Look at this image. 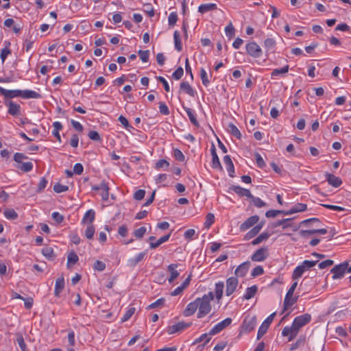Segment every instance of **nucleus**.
Here are the masks:
<instances>
[{
    "label": "nucleus",
    "mask_w": 351,
    "mask_h": 351,
    "mask_svg": "<svg viewBox=\"0 0 351 351\" xmlns=\"http://www.w3.org/2000/svg\"><path fill=\"white\" fill-rule=\"evenodd\" d=\"M311 320V316L308 313L296 317L294 319L291 326H286L283 328L282 335L284 337L288 336L289 341H292L298 335L300 329L308 324Z\"/></svg>",
    "instance_id": "1"
},
{
    "label": "nucleus",
    "mask_w": 351,
    "mask_h": 351,
    "mask_svg": "<svg viewBox=\"0 0 351 351\" xmlns=\"http://www.w3.org/2000/svg\"><path fill=\"white\" fill-rule=\"evenodd\" d=\"M214 297L213 293L210 291L202 298H197V302H198L197 318H202L210 312L212 309L210 302L213 300Z\"/></svg>",
    "instance_id": "2"
},
{
    "label": "nucleus",
    "mask_w": 351,
    "mask_h": 351,
    "mask_svg": "<svg viewBox=\"0 0 351 351\" xmlns=\"http://www.w3.org/2000/svg\"><path fill=\"white\" fill-rule=\"evenodd\" d=\"M298 286V282H293L289 289L288 290L283 303V312L288 310L298 300V296L293 297V293Z\"/></svg>",
    "instance_id": "3"
},
{
    "label": "nucleus",
    "mask_w": 351,
    "mask_h": 351,
    "mask_svg": "<svg viewBox=\"0 0 351 351\" xmlns=\"http://www.w3.org/2000/svg\"><path fill=\"white\" fill-rule=\"evenodd\" d=\"M347 265L348 261H344L339 265H335L330 270V272L333 274L332 279L336 280L343 278L346 272Z\"/></svg>",
    "instance_id": "4"
},
{
    "label": "nucleus",
    "mask_w": 351,
    "mask_h": 351,
    "mask_svg": "<svg viewBox=\"0 0 351 351\" xmlns=\"http://www.w3.org/2000/svg\"><path fill=\"white\" fill-rule=\"evenodd\" d=\"M269 256L267 247H263L257 250L251 256V260L255 262H262Z\"/></svg>",
    "instance_id": "5"
},
{
    "label": "nucleus",
    "mask_w": 351,
    "mask_h": 351,
    "mask_svg": "<svg viewBox=\"0 0 351 351\" xmlns=\"http://www.w3.org/2000/svg\"><path fill=\"white\" fill-rule=\"evenodd\" d=\"M256 325V316L247 315L245 317L241 325L242 329L245 332H250L253 330Z\"/></svg>",
    "instance_id": "6"
},
{
    "label": "nucleus",
    "mask_w": 351,
    "mask_h": 351,
    "mask_svg": "<svg viewBox=\"0 0 351 351\" xmlns=\"http://www.w3.org/2000/svg\"><path fill=\"white\" fill-rule=\"evenodd\" d=\"M275 315H276V313H271L263 322V324L259 327L258 330V333H257V339H261L265 334L270 324L273 322Z\"/></svg>",
    "instance_id": "7"
},
{
    "label": "nucleus",
    "mask_w": 351,
    "mask_h": 351,
    "mask_svg": "<svg viewBox=\"0 0 351 351\" xmlns=\"http://www.w3.org/2000/svg\"><path fill=\"white\" fill-rule=\"evenodd\" d=\"M246 51L250 56L254 58H259L262 54L261 48L255 42L247 43L246 45Z\"/></svg>",
    "instance_id": "8"
},
{
    "label": "nucleus",
    "mask_w": 351,
    "mask_h": 351,
    "mask_svg": "<svg viewBox=\"0 0 351 351\" xmlns=\"http://www.w3.org/2000/svg\"><path fill=\"white\" fill-rule=\"evenodd\" d=\"M232 320L231 318L228 317L225 319L224 320L220 322L217 324H216L209 332V335H214L219 332H220L221 330H223L225 328L230 326L232 323Z\"/></svg>",
    "instance_id": "9"
},
{
    "label": "nucleus",
    "mask_w": 351,
    "mask_h": 351,
    "mask_svg": "<svg viewBox=\"0 0 351 351\" xmlns=\"http://www.w3.org/2000/svg\"><path fill=\"white\" fill-rule=\"evenodd\" d=\"M192 323H185L184 322H180L177 323L176 324H173L172 326H169L167 329V332L169 335H172L176 332H180L183 330L184 329L189 328L191 326Z\"/></svg>",
    "instance_id": "10"
},
{
    "label": "nucleus",
    "mask_w": 351,
    "mask_h": 351,
    "mask_svg": "<svg viewBox=\"0 0 351 351\" xmlns=\"http://www.w3.org/2000/svg\"><path fill=\"white\" fill-rule=\"evenodd\" d=\"M238 279L236 277H230L226 280V294L229 296L232 295L238 286Z\"/></svg>",
    "instance_id": "11"
},
{
    "label": "nucleus",
    "mask_w": 351,
    "mask_h": 351,
    "mask_svg": "<svg viewBox=\"0 0 351 351\" xmlns=\"http://www.w3.org/2000/svg\"><path fill=\"white\" fill-rule=\"evenodd\" d=\"M259 220V217L258 215H253L247 219L240 226V230L242 231H245L254 224H256Z\"/></svg>",
    "instance_id": "12"
},
{
    "label": "nucleus",
    "mask_w": 351,
    "mask_h": 351,
    "mask_svg": "<svg viewBox=\"0 0 351 351\" xmlns=\"http://www.w3.org/2000/svg\"><path fill=\"white\" fill-rule=\"evenodd\" d=\"M0 93L5 97V99H12L16 97H21V90H6L0 86Z\"/></svg>",
    "instance_id": "13"
},
{
    "label": "nucleus",
    "mask_w": 351,
    "mask_h": 351,
    "mask_svg": "<svg viewBox=\"0 0 351 351\" xmlns=\"http://www.w3.org/2000/svg\"><path fill=\"white\" fill-rule=\"evenodd\" d=\"M198 302H197V298L193 301L188 304L186 308L183 311V315L185 317H189L193 315L197 309H198Z\"/></svg>",
    "instance_id": "14"
},
{
    "label": "nucleus",
    "mask_w": 351,
    "mask_h": 351,
    "mask_svg": "<svg viewBox=\"0 0 351 351\" xmlns=\"http://www.w3.org/2000/svg\"><path fill=\"white\" fill-rule=\"evenodd\" d=\"M211 155H212V167L214 169H219L220 170L222 169V166L220 163L219 157L216 152V148L214 144L212 145L210 148Z\"/></svg>",
    "instance_id": "15"
},
{
    "label": "nucleus",
    "mask_w": 351,
    "mask_h": 351,
    "mask_svg": "<svg viewBox=\"0 0 351 351\" xmlns=\"http://www.w3.org/2000/svg\"><path fill=\"white\" fill-rule=\"evenodd\" d=\"M230 189L241 197L245 196L248 198L253 197V195L248 189H243L239 186L233 185L230 186Z\"/></svg>",
    "instance_id": "16"
},
{
    "label": "nucleus",
    "mask_w": 351,
    "mask_h": 351,
    "mask_svg": "<svg viewBox=\"0 0 351 351\" xmlns=\"http://www.w3.org/2000/svg\"><path fill=\"white\" fill-rule=\"evenodd\" d=\"M5 105L8 106V112L13 116H17L20 114L21 106L19 104H15L12 101L5 102Z\"/></svg>",
    "instance_id": "17"
},
{
    "label": "nucleus",
    "mask_w": 351,
    "mask_h": 351,
    "mask_svg": "<svg viewBox=\"0 0 351 351\" xmlns=\"http://www.w3.org/2000/svg\"><path fill=\"white\" fill-rule=\"evenodd\" d=\"M250 263L246 261L241 264L235 270V275L238 277H243L249 270Z\"/></svg>",
    "instance_id": "18"
},
{
    "label": "nucleus",
    "mask_w": 351,
    "mask_h": 351,
    "mask_svg": "<svg viewBox=\"0 0 351 351\" xmlns=\"http://www.w3.org/2000/svg\"><path fill=\"white\" fill-rule=\"evenodd\" d=\"M307 209V205L302 203L295 204L290 210L284 212V215H292L293 213L305 211Z\"/></svg>",
    "instance_id": "19"
},
{
    "label": "nucleus",
    "mask_w": 351,
    "mask_h": 351,
    "mask_svg": "<svg viewBox=\"0 0 351 351\" xmlns=\"http://www.w3.org/2000/svg\"><path fill=\"white\" fill-rule=\"evenodd\" d=\"M177 264H170L168 267V271L170 273V276L168 279L169 283H172L180 275V273L177 271Z\"/></svg>",
    "instance_id": "20"
},
{
    "label": "nucleus",
    "mask_w": 351,
    "mask_h": 351,
    "mask_svg": "<svg viewBox=\"0 0 351 351\" xmlns=\"http://www.w3.org/2000/svg\"><path fill=\"white\" fill-rule=\"evenodd\" d=\"M326 177L329 184L334 187H339L342 184L341 178L332 174L326 173Z\"/></svg>",
    "instance_id": "21"
},
{
    "label": "nucleus",
    "mask_w": 351,
    "mask_h": 351,
    "mask_svg": "<svg viewBox=\"0 0 351 351\" xmlns=\"http://www.w3.org/2000/svg\"><path fill=\"white\" fill-rule=\"evenodd\" d=\"M223 162L226 165V169L228 172V174L230 177L233 178L234 173V164L230 158V157L228 155L223 157Z\"/></svg>",
    "instance_id": "22"
},
{
    "label": "nucleus",
    "mask_w": 351,
    "mask_h": 351,
    "mask_svg": "<svg viewBox=\"0 0 351 351\" xmlns=\"http://www.w3.org/2000/svg\"><path fill=\"white\" fill-rule=\"evenodd\" d=\"M146 252H143L137 254L134 258H130L128 261V265L134 267H135L139 262H141L146 255Z\"/></svg>",
    "instance_id": "23"
},
{
    "label": "nucleus",
    "mask_w": 351,
    "mask_h": 351,
    "mask_svg": "<svg viewBox=\"0 0 351 351\" xmlns=\"http://www.w3.org/2000/svg\"><path fill=\"white\" fill-rule=\"evenodd\" d=\"M21 97L23 99H40L41 98V95L34 91V90H21Z\"/></svg>",
    "instance_id": "24"
},
{
    "label": "nucleus",
    "mask_w": 351,
    "mask_h": 351,
    "mask_svg": "<svg viewBox=\"0 0 351 351\" xmlns=\"http://www.w3.org/2000/svg\"><path fill=\"white\" fill-rule=\"evenodd\" d=\"M64 287V280L63 277L58 278L56 281L54 294L58 297Z\"/></svg>",
    "instance_id": "25"
},
{
    "label": "nucleus",
    "mask_w": 351,
    "mask_h": 351,
    "mask_svg": "<svg viewBox=\"0 0 351 351\" xmlns=\"http://www.w3.org/2000/svg\"><path fill=\"white\" fill-rule=\"evenodd\" d=\"M223 289H224V284L223 282L220 281L215 284V298L218 302H219L220 300L222 298Z\"/></svg>",
    "instance_id": "26"
},
{
    "label": "nucleus",
    "mask_w": 351,
    "mask_h": 351,
    "mask_svg": "<svg viewBox=\"0 0 351 351\" xmlns=\"http://www.w3.org/2000/svg\"><path fill=\"white\" fill-rule=\"evenodd\" d=\"M217 9V4L215 3H206L202 4L198 8V11L202 13H206L209 11L215 10Z\"/></svg>",
    "instance_id": "27"
},
{
    "label": "nucleus",
    "mask_w": 351,
    "mask_h": 351,
    "mask_svg": "<svg viewBox=\"0 0 351 351\" xmlns=\"http://www.w3.org/2000/svg\"><path fill=\"white\" fill-rule=\"evenodd\" d=\"M101 196L103 200L106 201L109 196V187L104 181L100 183Z\"/></svg>",
    "instance_id": "28"
},
{
    "label": "nucleus",
    "mask_w": 351,
    "mask_h": 351,
    "mask_svg": "<svg viewBox=\"0 0 351 351\" xmlns=\"http://www.w3.org/2000/svg\"><path fill=\"white\" fill-rule=\"evenodd\" d=\"M184 109L185 112H186L191 123L193 124L196 127H199V124L198 121L196 119L194 111L192 109L187 108V107H184Z\"/></svg>",
    "instance_id": "29"
},
{
    "label": "nucleus",
    "mask_w": 351,
    "mask_h": 351,
    "mask_svg": "<svg viewBox=\"0 0 351 351\" xmlns=\"http://www.w3.org/2000/svg\"><path fill=\"white\" fill-rule=\"evenodd\" d=\"M180 90L185 92L190 96L195 95V90L187 82H182L180 86Z\"/></svg>",
    "instance_id": "30"
},
{
    "label": "nucleus",
    "mask_w": 351,
    "mask_h": 351,
    "mask_svg": "<svg viewBox=\"0 0 351 351\" xmlns=\"http://www.w3.org/2000/svg\"><path fill=\"white\" fill-rule=\"evenodd\" d=\"M42 254L48 260H53L56 257L53 248L49 246L43 248Z\"/></svg>",
    "instance_id": "31"
},
{
    "label": "nucleus",
    "mask_w": 351,
    "mask_h": 351,
    "mask_svg": "<svg viewBox=\"0 0 351 351\" xmlns=\"http://www.w3.org/2000/svg\"><path fill=\"white\" fill-rule=\"evenodd\" d=\"M173 39L175 43V49L178 51H181L182 49V45L181 43L180 34L178 31H175L173 33Z\"/></svg>",
    "instance_id": "32"
},
{
    "label": "nucleus",
    "mask_w": 351,
    "mask_h": 351,
    "mask_svg": "<svg viewBox=\"0 0 351 351\" xmlns=\"http://www.w3.org/2000/svg\"><path fill=\"white\" fill-rule=\"evenodd\" d=\"M16 168L23 172L31 171L33 169V164L32 162H22L16 165Z\"/></svg>",
    "instance_id": "33"
},
{
    "label": "nucleus",
    "mask_w": 351,
    "mask_h": 351,
    "mask_svg": "<svg viewBox=\"0 0 351 351\" xmlns=\"http://www.w3.org/2000/svg\"><path fill=\"white\" fill-rule=\"evenodd\" d=\"M258 287L256 285H253L246 289L245 293L243 295V299L250 300L253 298L256 293Z\"/></svg>",
    "instance_id": "34"
},
{
    "label": "nucleus",
    "mask_w": 351,
    "mask_h": 351,
    "mask_svg": "<svg viewBox=\"0 0 351 351\" xmlns=\"http://www.w3.org/2000/svg\"><path fill=\"white\" fill-rule=\"evenodd\" d=\"M95 213L93 210L90 209L85 213L83 219H82V223H92V222L95 219Z\"/></svg>",
    "instance_id": "35"
},
{
    "label": "nucleus",
    "mask_w": 351,
    "mask_h": 351,
    "mask_svg": "<svg viewBox=\"0 0 351 351\" xmlns=\"http://www.w3.org/2000/svg\"><path fill=\"white\" fill-rule=\"evenodd\" d=\"M269 237H270L269 233L263 232L252 241V245H256L261 243V242H263V241L267 240Z\"/></svg>",
    "instance_id": "36"
},
{
    "label": "nucleus",
    "mask_w": 351,
    "mask_h": 351,
    "mask_svg": "<svg viewBox=\"0 0 351 351\" xmlns=\"http://www.w3.org/2000/svg\"><path fill=\"white\" fill-rule=\"evenodd\" d=\"M171 236V234H166L162 237H160L156 242L153 243L151 242L149 244L150 248L155 249L158 247L162 243L167 241Z\"/></svg>",
    "instance_id": "37"
},
{
    "label": "nucleus",
    "mask_w": 351,
    "mask_h": 351,
    "mask_svg": "<svg viewBox=\"0 0 351 351\" xmlns=\"http://www.w3.org/2000/svg\"><path fill=\"white\" fill-rule=\"evenodd\" d=\"M289 69V65H285L281 69H275L273 70V71L271 73V77H274L278 76V75H282L288 73Z\"/></svg>",
    "instance_id": "38"
},
{
    "label": "nucleus",
    "mask_w": 351,
    "mask_h": 351,
    "mask_svg": "<svg viewBox=\"0 0 351 351\" xmlns=\"http://www.w3.org/2000/svg\"><path fill=\"white\" fill-rule=\"evenodd\" d=\"M262 225L258 224L255 227H254L251 230H250L245 235L246 239H250L254 237H255L262 228Z\"/></svg>",
    "instance_id": "39"
},
{
    "label": "nucleus",
    "mask_w": 351,
    "mask_h": 351,
    "mask_svg": "<svg viewBox=\"0 0 351 351\" xmlns=\"http://www.w3.org/2000/svg\"><path fill=\"white\" fill-rule=\"evenodd\" d=\"M228 129L229 132L232 136H235L238 139H241V134L236 125H234L233 123H229Z\"/></svg>",
    "instance_id": "40"
},
{
    "label": "nucleus",
    "mask_w": 351,
    "mask_h": 351,
    "mask_svg": "<svg viewBox=\"0 0 351 351\" xmlns=\"http://www.w3.org/2000/svg\"><path fill=\"white\" fill-rule=\"evenodd\" d=\"M4 216L10 220L16 219L18 217V214L14 209L8 208L4 210Z\"/></svg>",
    "instance_id": "41"
},
{
    "label": "nucleus",
    "mask_w": 351,
    "mask_h": 351,
    "mask_svg": "<svg viewBox=\"0 0 351 351\" xmlns=\"http://www.w3.org/2000/svg\"><path fill=\"white\" fill-rule=\"evenodd\" d=\"M78 260V256L75 252H70L67 256V267H70L71 265L75 264Z\"/></svg>",
    "instance_id": "42"
},
{
    "label": "nucleus",
    "mask_w": 351,
    "mask_h": 351,
    "mask_svg": "<svg viewBox=\"0 0 351 351\" xmlns=\"http://www.w3.org/2000/svg\"><path fill=\"white\" fill-rule=\"evenodd\" d=\"M135 311L136 308L134 306H130L121 318V321L123 322L128 321L134 315Z\"/></svg>",
    "instance_id": "43"
},
{
    "label": "nucleus",
    "mask_w": 351,
    "mask_h": 351,
    "mask_svg": "<svg viewBox=\"0 0 351 351\" xmlns=\"http://www.w3.org/2000/svg\"><path fill=\"white\" fill-rule=\"evenodd\" d=\"M209 333H204L202 334L199 337L197 338L194 341L193 344H197L200 343L202 341H205L204 343L203 344V346H204L210 340V337H209Z\"/></svg>",
    "instance_id": "44"
},
{
    "label": "nucleus",
    "mask_w": 351,
    "mask_h": 351,
    "mask_svg": "<svg viewBox=\"0 0 351 351\" xmlns=\"http://www.w3.org/2000/svg\"><path fill=\"white\" fill-rule=\"evenodd\" d=\"M95 234V227L89 223L85 230V236L88 239H92Z\"/></svg>",
    "instance_id": "45"
},
{
    "label": "nucleus",
    "mask_w": 351,
    "mask_h": 351,
    "mask_svg": "<svg viewBox=\"0 0 351 351\" xmlns=\"http://www.w3.org/2000/svg\"><path fill=\"white\" fill-rule=\"evenodd\" d=\"M16 337H17L16 341H17L21 351H27L26 343H25L23 335L21 334L17 333Z\"/></svg>",
    "instance_id": "46"
},
{
    "label": "nucleus",
    "mask_w": 351,
    "mask_h": 351,
    "mask_svg": "<svg viewBox=\"0 0 351 351\" xmlns=\"http://www.w3.org/2000/svg\"><path fill=\"white\" fill-rule=\"evenodd\" d=\"M304 271H305L304 270L303 267H302L301 265H298L295 267L293 272L292 278L293 280H296L300 278Z\"/></svg>",
    "instance_id": "47"
},
{
    "label": "nucleus",
    "mask_w": 351,
    "mask_h": 351,
    "mask_svg": "<svg viewBox=\"0 0 351 351\" xmlns=\"http://www.w3.org/2000/svg\"><path fill=\"white\" fill-rule=\"evenodd\" d=\"M200 77L202 82V84L205 86H208L210 84V81L208 78L207 73L204 69L202 68L200 70Z\"/></svg>",
    "instance_id": "48"
},
{
    "label": "nucleus",
    "mask_w": 351,
    "mask_h": 351,
    "mask_svg": "<svg viewBox=\"0 0 351 351\" xmlns=\"http://www.w3.org/2000/svg\"><path fill=\"white\" fill-rule=\"evenodd\" d=\"M165 300L164 298H160V299L157 300L156 301H155L154 302L150 304L147 306V308L153 309V308H158V307H162L165 304Z\"/></svg>",
    "instance_id": "49"
},
{
    "label": "nucleus",
    "mask_w": 351,
    "mask_h": 351,
    "mask_svg": "<svg viewBox=\"0 0 351 351\" xmlns=\"http://www.w3.org/2000/svg\"><path fill=\"white\" fill-rule=\"evenodd\" d=\"M291 220V219H283L278 220L275 223L274 227L282 226V228L285 229L286 228L291 226V223H289Z\"/></svg>",
    "instance_id": "50"
},
{
    "label": "nucleus",
    "mask_w": 351,
    "mask_h": 351,
    "mask_svg": "<svg viewBox=\"0 0 351 351\" xmlns=\"http://www.w3.org/2000/svg\"><path fill=\"white\" fill-rule=\"evenodd\" d=\"M318 261H304L301 265L302 267H303L304 271L308 270V269L314 267L317 263Z\"/></svg>",
    "instance_id": "51"
},
{
    "label": "nucleus",
    "mask_w": 351,
    "mask_h": 351,
    "mask_svg": "<svg viewBox=\"0 0 351 351\" xmlns=\"http://www.w3.org/2000/svg\"><path fill=\"white\" fill-rule=\"evenodd\" d=\"M305 342L304 337H300V338L293 344L291 345L290 350L293 351L298 348L300 346L303 345Z\"/></svg>",
    "instance_id": "52"
},
{
    "label": "nucleus",
    "mask_w": 351,
    "mask_h": 351,
    "mask_svg": "<svg viewBox=\"0 0 351 351\" xmlns=\"http://www.w3.org/2000/svg\"><path fill=\"white\" fill-rule=\"evenodd\" d=\"M276 45V41L274 39L271 38H268L265 39L264 42V46L267 50H271L274 48Z\"/></svg>",
    "instance_id": "53"
},
{
    "label": "nucleus",
    "mask_w": 351,
    "mask_h": 351,
    "mask_svg": "<svg viewBox=\"0 0 351 351\" xmlns=\"http://www.w3.org/2000/svg\"><path fill=\"white\" fill-rule=\"evenodd\" d=\"M146 228L144 226H142L134 232V235L136 239H141L144 236L145 233L146 232Z\"/></svg>",
    "instance_id": "54"
},
{
    "label": "nucleus",
    "mask_w": 351,
    "mask_h": 351,
    "mask_svg": "<svg viewBox=\"0 0 351 351\" xmlns=\"http://www.w3.org/2000/svg\"><path fill=\"white\" fill-rule=\"evenodd\" d=\"M69 186L66 185H62L61 184L57 183L53 186V191L57 193H60L62 192H65L68 191Z\"/></svg>",
    "instance_id": "55"
},
{
    "label": "nucleus",
    "mask_w": 351,
    "mask_h": 351,
    "mask_svg": "<svg viewBox=\"0 0 351 351\" xmlns=\"http://www.w3.org/2000/svg\"><path fill=\"white\" fill-rule=\"evenodd\" d=\"M138 53L143 62H147L149 61V51L148 50H139Z\"/></svg>",
    "instance_id": "56"
},
{
    "label": "nucleus",
    "mask_w": 351,
    "mask_h": 351,
    "mask_svg": "<svg viewBox=\"0 0 351 351\" xmlns=\"http://www.w3.org/2000/svg\"><path fill=\"white\" fill-rule=\"evenodd\" d=\"M225 32L229 38H232L234 36V27L231 23L226 27Z\"/></svg>",
    "instance_id": "57"
},
{
    "label": "nucleus",
    "mask_w": 351,
    "mask_h": 351,
    "mask_svg": "<svg viewBox=\"0 0 351 351\" xmlns=\"http://www.w3.org/2000/svg\"><path fill=\"white\" fill-rule=\"evenodd\" d=\"M47 184V180L45 178H42L38 184V189L36 190L37 193H41Z\"/></svg>",
    "instance_id": "58"
},
{
    "label": "nucleus",
    "mask_w": 351,
    "mask_h": 351,
    "mask_svg": "<svg viewBox=\"0 0 351 351\" xmlns=\"http://www.w3.org/2000/svg\"><path fill=\"white\" fill-rule=\"evenodd\" d=\"M169 166V162L165 159H160L156 163V169H159L161 168H168Z\"/></svg>",
    "instance_id": "59"
},
{
    "label": "nucleus",
    "mask_w": 351,
    "mask_h": 351,
    "mask_svg": "<svg viewBox=\"0 0 351 351\" xmlns=\"http://www.w3.org/2000/svg\"><path fill=\"white\" fill-rule=\"evenodd\" d=\"M27 159V156L23 153H16L14 155V160L19 164L23 162V160Z\"/></svg>",
    "instance_id": "60"
},
{
    "label": "nucleus",
    "mask_w": 351,
    "mask_h": 351,
    "mask_svg": "<svg viewBox=\"0 0 351 351\" xmlns=\"http://www.w3.org/2000/svg\"><path fill=\"white\" fill-rule=\"evenodd\" d=\"M184 74V70L182 67H178L172 74V77L176 80H180Z\"/></svg>",
    "instance_id": "61"
},
{
    "label": "nucleus",
    "mask_w": 351,
    "mask_h": 351,
    "mask_svg": "<svg viewBox=\"0 0 351 351\" xmlns=\"http://www.w3.org/2000/svg\"><path fill=\"white\" fill-rule=\"evenodd\" d=\"M95 270L102 271L106 269V264L101 261H96L93 266Z\"/></svg>",
    "instance_id": "62"
},
{
    "label": "nucleus",
    "mask_w": 351,
    "mask_h": 351,
    "mask_svg": "<svg viewBox=\"0 0 351 351\" xmlns=\"http://www.w3.org/2000/svg\"><path fill=\"white\" fill-rule=\"evenodd\" d=\"M215 221V216L212 213H208L206 215V221L204 223V225L206 227L208 228L210 227Z\"/></svg>",
    "instance_id": "63"
},
{
    "label": "nucleus",
    "mask_w": 351,
    "mask_h": 351,
    "mask_svg": "<svg viewBox=\"0 0 351 351\" xmlns=\"http://www.w3.org/2000/svg\"><path fill=\"white\" fill-rule=\"evenodd\" d=\"M177 21V14L176 12H171L168 17L169 25L173 26L176 23Z\"/></svg>",
    "instance_id": "64"
}]
</instances>
